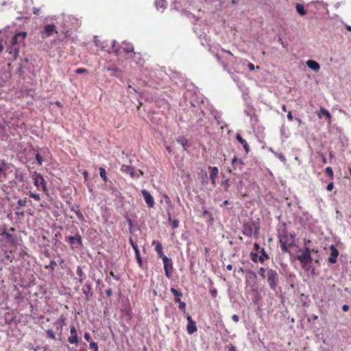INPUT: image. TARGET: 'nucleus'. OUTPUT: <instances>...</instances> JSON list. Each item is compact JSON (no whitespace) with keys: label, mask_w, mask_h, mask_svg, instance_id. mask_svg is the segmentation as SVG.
Masks as SVG:
<instances>
[{"label":"nucleus","mask_w":351,"mask_h":351,"mask_svg":"<svg viewBox=\"0 0 351 351\" xmlns=\"http://www.w3.org/2000/svg\"><path fill=\"white\" fill-rule=\"evenodd\" d=\"M295 233L289 232L285 228L278 231V239L281 250L289 252V249L295 245Z\"/></svg>","instance_id":"obj_1"},{"label":"nucleus","mask_w":351,"mask_h":351,"mask_svg":"<svg viewBox=\"0 0 351 351\" xmlns=\"http://www.w3.org/2000/svg\"><path fill=\"white\" fill-rule=\"evenodd\" d=\"M66 317L64 315H61L58 319L53 323V326L55 328L58 337L56 336V333L53 329H47L46 332V337L53 340H60L62 336L63 326L66 324Z\"/></svg>","instance_id":"obj_2"},{"label":"nucleus","mask_w":351,"mask_h":351,"mask_svg":"<svg viewBox=\"0 0 351 351\" xmlns=\"http://www.w3.org/2000/svg\"><path fill=\"white\" fill-rule=\"evenodd\" d=\"M14 166L0 158V183L11 179L14 175Z\"/></svg>","instance_id":"obj_3"},{"label":"nucleus","mask_w":351,"mask_h":351,"mask_svg":"<svg viewBox=\"0 0 351 351\" xmlns=\"http://www.w3.org/2000/svg\"><path fill=\"white\" fill-rule=\"evenodd\" d=\"M267 279L270 289L275 291L279 282L278 272L272 269H268L267 271Z\"/></svg>","instance_id":"obj_4"},{"label":"nucleus","mask_w":351,"mask_h":351,"mask_svg":"<svg viewBox=\"0 0 351 351\" xmlns=\"http://www.w3.org/2000/svg\"><path fill=\"white\" fill-rule=\"evenodd\" d=\"M32 180L34 184L38 190L42 191L44 193H47L46 182L41 174L34 172L32 176Z\"/></svg>","instance_id":"obj_5"},{"label":"nucleus","mask_w":351,"mask_h":351,"mask_svg":"<svg viewBox=\"0 0 351 351\" xmlns=\"http://www.w3.org/2000/svg\"><path fill=\"white\" fill-rule=\"evenodd\" d=\"M258 228H256L254 223H244L242 227V232L244 235L251 237L253 234L257 235L258 234Z\"/></svg>","instance_id":"obj_6"},{"label":"nucleus","mask_w":351,"mask_h":351,"mask_svg":"<svg viewBox=\"0 0 351 351\" xmlns=\"http://www.w3.org/2000/svg\"><path fill=\"white\" fill-rule=\"evenodd\" d=\"M70 335L68 337V342L71 344L78 346L80 339L77 329L74 324H71L70 326Z\"/></svg>","instance_id":"obj_7"},{"label":"nucleus","mask_w":351,"mask_h":351,"mask_svg":"<svg viewBox=\"0 0 351 351\" xmlns=\"http://www.w3.org/2000/svg\"><path fill=\"white\" fill-rule=\"evenodd\" d=\"M244 163L241 159H238L237 156H234L232 159V168L229 169L230 173L236 174L237 171H242Z\"/></svg>","instance_id":"obj_8"},{"label":"nucleus","mask_w":351,"mask_h":351,"mask_svg":"<svg viewBox=\"0 0 351 351\" xmlns=\"http://www.w3.org/2000/svg\"><path fill=\"white\" fill-rule=\"evenodd\" d=\"M162 262L164 264V269L165 271L166 276L169 278L172 276L173 271V263L171 258H169L167 256L162 257Z\"/></svg>","instance_id":"obj_9"},{"label":"nucleus","mask_w":351,"mask_h":351,"mask_svg":"<svg viewBox=\"0 0 351 351\" xmlns=\"http://www.w3.org/2000/svg\"><path fill=\"white\" fill-rule=\"evenodd\" d=\"M67 241H69L72 249L80 248L82 245V239L80 234L69 236Z\"/></svg>","instance_id":"obj_10"},{"label":"nucleus","mask_w":351,"mask_h":351,"mask_svg":"<svg viewBox=\"0 0 351 351\" xmlns=\"http://www.w3.org/2000/svg\"><path fill=\"white\" fill-rule=\"evenodd\" d=\"M58 33L56 27L53 24H47L45 26L44 31L42 33V38H45Z\"/></svg>","instance_id":"obj_11"},{"label":"nucleus","mask_w":351,"mask_h":351,"mask_svg":"<svg viewBox=\"0 0 351 351\" xmlns=\"http://www.w3.org/2000/svg\"><path fill=\"white\" fill-rule=\"evenodd\" d=\"M141 193L144 197V199L149 208H153L155 204L154 197L152 195L149 193V191H147L145 189L141 190Z\"/></svg>","instance_id":"obj_12"},{"label":"nucleus","mask_w":351,"mask_h":351,"mask_svg":"<svg viewBox=\"0 0 351 351\" xmlns=\"http://www.w3.org/2000/svg\"><path fill=\"white\" fill-rule=\"evenodd\" d=\"M210 176L209 178L211 181L212 186H216V178L219 174V169L217 167H208Z\"/></svg>","instance_id":"obj_13"},{"label":"nucleus","mask_w":351,"mask_h":351,"mask_svg":"<svg viewBox=\"0 0 351 351\" xmlns=\"http://www.w3.org/2000/svg\"><path fill=\"white\" fill-rule=\"evenodd\" d=\"M186 319L188 321V325L186 328L187 332L189 335H192L197 331L196 323L193 320L192 317L189 314H187Z\"/></svg>","instance_id":"obj_14"},{"label":"nucleus","mask_w":351,"mask_h":351,"mask_svg":"<svg viewBox=\"0 0 351 351\" xmlns=\"http://www.w3.org/2000/svg\"><path fill=\"white\" fill-rule=\"evenodd\" d=\"M26 32H20L16 34L11 40L12 45L16 46L19 43L23 42L26 37Z\"/></svg>","instance_id":"obj_15"},{"label":"nucleus","mask_w":351,"mask_h":351,"mask_svg":"<svg viewBox=\"0 0 351 351\" xmlns=\"http://www.w3.org/2000/svg\"><path fill=\"white\" fill-rule=\"evenodd\" d=\"M297 259L301 263V264L305 265L312 262L311 255L302 252V254L298 256Z\"/></svg>","instance_id":"obj_16"},{"label":"nucleus","mask_w":351,"mask_h":351,"mask_svg":"<svg viewBox=\"0 0 351 351\" xmlns=\"http://www.w3.org/2000/svg\"><path fill=\"white\" fill-rule=\"evenodd\" d=\"M330 254L328 258V262L330 263H335L337 262V258L339 255V252L337 249L334 245H330Z\"/></svg>","instance_id":"obj_17"},{"label":"nucleus","mask_w":351,"mask_h":351,"mask_svg":"<svg viewBox=\"0 0 351 351\" xmlns=\"http://www.w3.org/2000/svg\"><path fill=\"white\" fill-rule=\"evenodd\" d=\"M83 293L86 296V299L88 300L93 295V291L92 290L91 284L86 282L82 289Z\"/></svg>","instance_id":"obj_18"},{"label":"nucleus","mask_w":351,"mask_h":351,"mask_svg":"<svg viewBox=\"0 0 351 351\" xmlns=\"http://www.w3.org/2000/svg\"><path fill=\"white\" fill-rule=\"evenodd\" d=\"M121 171L123 173L129 174L132 178H135V169L131 166L123 165L121 167Z\"/></svg>","instance_id":"obj_19"},{"label":"nucleus","mask_w":351,"mask_h":351,"mask_svg":"<svg viewBox=\"0 0 351 351\" xmlns=\"http://www.w3.org/2000/svg\"><path fill=\"white\" fill-rule=\"evenodd\" d=\"M236 138L243 145L245 153L248 154L250 149V146L248 145L247 141L244 138H243L242 136L239 134H237Z\"/></svg>","instance_id":"obj_20"},{"label":"nucleus","mask_w":351,"mask_h":351,"mask_svg":"<svg viewBox=\"0 0 351 351\" xmlns=\"http://www.w3.org/2000/svg\"><path fill=\"white\" fill-rule=\"evenodd\" d=\"M199 179L202 181V184L206 185L208 182V177L207 172L205 169H201L200 172L198 174Z\"/></svg>","instance_id":"obj_21"},{"label":"nucleus","mask_w":351,"mask_h":351,"mask_svg":"<svg viewBox=\"0 0 351 351\" xmlns=\"http://www.w3.org/2000/svg\"><path fill=\"white\" fill-rule=\"evenodd\" d=\"M306 65L311 69L318 71L320 69L319 64L315 60H309L306 62Z\"/></svg>","instance_id":"obj_22"},{"label":"nucleus","mask_w":351,"mask_h":351,"mask_svg":"<svg viewBox=\"0 0 351 351\" xmlns=\"http://www.w3.org/2000/svg\"><path fill=\"white\" fill-rule=\"evenodd\" d=\"M9 53L12 55L14 59H16L19 55V49L17 46L12 45L8 48Z\"/></svg>","instance_id":"obj_23"},{"label":"nucleus","mask_w":351,"mask_h":351,"mask_svg":"<svg viewBox=\"0 0 351 351\" xmlns=\"http://www.w3.org/2000/svg\"><path fill=\"white\" fill-rule=\"evenodd\" d=\"M110 277L113 278L116 280H120V276L118 274H115L114 271H110L108 276H106L105 280L108 282V283H111V279Z\"/></svg>","instance_id":"obj_24"},{"label":"nucleus","mask_w":351,"mask_h":351,"mask_svg":"<svg viewBox=\"0 0 351 351\" xmlns=\"http://www.w3.org/2000/svg\"><path fill=\"white\" fill-rule=\"evenodd\" d=\"M269 259V256L265 252V249L262 248L261 250V255L258 256V261L260 263H263L265 260Z\"/></svg>","instance_id":"obj_25"},{"label":"nucleus","mask_w":351,"mask_h":351,"mask_svg":"<svg viewBox=\"0 0 351 351\" xmlns=\"http://www.w3.org/2000/svg\"><path fill=\"white\" fill-rule=\"evenodd\" d=\"M295 9L297 12L301 16H304L306 14V12L305 11L304 9V6L301 3H297L295 5Z\"/></svg>","instance_id":"obj_26"},{"label":"nucleus","mask_w":351,"mask_h":351,"mask_svg":"<svg viewBox=\"0 0 351 351\" xmlns=\"http://www.w3.org/2000/svg\"><path fill=\"white\" fill-rule=\"evenodd\" d=\"M112 51L118 56L120 53L121 48L119 47L118 43L116 40H112L111 41Z\"/></svg>","instance_id":"obj_27"},{"label":"nucleus","mask_w":351,"mask_h":351,"mask_svg":"<svg viewBox=\"0 0 351 351\" xmlns=\"http://www.w3.org/2000/svg\"><path fill=\"white\" fill-rule=\"evenodd\" d=\"M1 235L4 236L5 239L9 242L12 243H14V237L11 234L7 232L5 230L2 231Z\"/></svg>","instance_id":"obj_28"},{"label":"nucleus","mask_w":351,"mask_h":351,"mask_svg":"<svg viewBox=\"0 0 351 351\" xmlns=\"http://www.w3.org/2000/svg\"><path fill=\"white\" fill-rule=\"evenodd\" d=\"M168 219L171 223V226L173 229H176L179 226V221L178 219H172L171 215L168 213Z\"/></svg>","instance_id":"obj_29"},{"label":"nucleus","mask_w":351,"mask_h":351,"mask_svg":"<svg viewBox=\"0 0 351 351\" xmlns=\"http://www.w3.org/2000/svg\"><path fill=\"white\" fill-rule=\"evenodd\" d=\"M155 250L157 252L158 255L160 258L162 259V257L166 256L162 252V246L161 243H158L156 245Z\"/></svg>","instance_id":"obj_30"},{"label":"nucleus","mask_w":351,"mask_h":351,"mask_svg":"<svg viewBox=\"0 0 351 351\" xmlns=\"http://www.w3.org/2000/svg\"><path fill=\"white\" fill-rule=\"evenodd\" d=\"M167 3L165 0H158L156 1V7L158 10L165 9L166 8Z\"/></svg>","instance_id":"obj_31"},{"label":"nucleus","mask_w":351,"mask_h":351,"mask_svg":"<svg viewBox=\"0 0 351 351\" xmlns=\"http://www.w3.org/2000/svg\"><path fill=\"white\" fill-rule=\"evenodd\" d=\"M76 273H77V276H79L80 282H82L84 278V274L82 269L80 266H78L77 267Z\"/></svg>","instance_id":"obj_32"},{"label":"nucleus","mask_w":351,"mask_h":351,"mask_svg":"<svg viewBox=\"0 0 351 351\" xmlns=\"http://www.w3.org/2000/svg\"><path fill=\"white\" fill-rule=\"evenodd\" d=\"M134 252H135V256H136V260H137V262H138V263L139 266H140V267H142V265H143V261H142V258H141V256H140V251H139L138 248V249H136V250H134Z\"/></svg>","instance_id":"obj_33"},{"label":"nucleus","mask_w":351,"mask_h":351,"mask_svg":"<svg viewBox=\"0 0 351 351\" xmlns=\"http://www.w3.org/2000/svg\"><path fill=\"white\" fill-rule=\"evenodd\" d=\"M99 170V175H100L101 178H102V180L104 182H106L107 176H106V172L105 169L103 167H100Z\"/></svg>","instance_id":"obj_34"},{"label":"nucleus","mask_w":351,"mask_h":351,"mask_svg":"<svg viewBox=\"0 0 351 351\" xmlns=\"http://www.w3.org/2000/svg\"><path fill=\"white\" fill-rule=\"evenodd\" d=\"M27 199H19L17 202L18 206L16 207V210H19V207H24L26 206Z\"/></svg>","instance_id":"obj_35"},{"label":"nucleus","mask_w":351,"mask_h":351,"mask_svg":"<svg viewBox=\"0 0 351 351\" xmlns=\"http://www.w3.org/2000/svg\"><path fill=\"white\" fill-rule=\"evenodd\" d=\"M177 142L178 143H180L183 147V148L184 149H186V144L188 143L186 139H185L183 137H180V138H177Z\"/></svg>","instance_id":"obj_36"},{"label":"nucleus","mask_w":351,"mask_h":351,"mask_svg":"<svg viewBox=\"0 0 351 351\" xmlns=\"http://www.w3.org/2000/svg\"><path fill=\"white\" fill-rule=\"evenodd\" d=\"M311 243L310 241H305V242H304L305 247L302 252H304L305 254L311 255V252H313V250H311L310 249V247L307 246V243Z\"/></svg>","instance_id":"obj_37"},{"label":"nucleus","mask_w":351,"mask_h":351,"mask_svg":"<svg viewBox=\"0 0 351 351\" xmlns=\"http://www.w3.org/2000/svg\"><path fill=\"white\" fill-rule=\"evenodd\" d=\"M170 291L176 297L180 298L182 296V293L181 291H178L175 288H171Z\"/></svg>","instance_id":"obj_38"},{"label":"nucleus","mask_w":351,"mask_h":351,"mask_svg":"<svg viewBox=\"0 0 351 351\" xmlns=\"http://www.w3.org/2000/svg\"><path fill=\"white\" fill-rule=\"evenodd\" d=\"M89 348L90 349H92L93 351H99L98 345L96 342L90 341Z\"/></svg>","instance_id":"obj_39"},{"label":"nucleus","mask_w":351,"mask_h":351,"mask_svg":"<svg viewBox=\"0 0 351 351\" xmlns=\"http://www.w3.org/2000/svg\"><path fill=\"white\" fill-rule=\"evenodd\" d=\"M325 172L330 178L331 180L333 179V171L331 167H326L325 169Z\"/></svg>","instance_id":"obj_40"},{"label":"nucleus","mask_w":351,"mask_h":351,"mask_svg":"<svg viewBox=\"0 0 351 351\" xmlns=\"http://www.w3.org/2000/svg\"><path fill=\"white\" fill-rule=\"evenodd\" d=\"M258 255L257 253H250V258H251V260L254 262V263H257V262H259L258 261Z\"/></svg>","instance_id":"obj_41"},{"label":"nucleus","mask_w":351,"mask_h":351,"mask_svg":"<svg viewBox=\"0 0 351 351\" xmlns=\"http://www.w3.org/2000/svg\"><path fill=\"white\" fill-rule=\"evenodd\" d=\"M123 50L125 53H130L134 51V47L131 45H127L125 47H123Z\"/></svg>","instance_id":"obj_42"},{"label":"nucleus","mask_w":351,"mask_h":351,"mask_svg":"<svg viewBox=\"0 0 351 351\" xmlns=\"http://www.w3.org/2000/svg\"><path fill=\"white\" fill-rule=\"evenodd\" d=\"M320 113H322V114L326 116L329 119H331V114H330V112L327 110H326L324 108H321Z\"/></svg>","instance_id":"obj_43"},{"label":"nucleus","mask_w":351,"mask_h":351,"mask_svg":"<svg viewBox=\"0 0 351 351\" xmlns=\"http://www.w3.org/2000/svg\"><path fill=\"white\" fill-rule=\"evenodd\" d=\"M36 159L38 165H41L43 164V157L39 154V153H37L36 154Z\"/></svg>","instance_id":"obj_44"},{"label":"nucleus","mask_w":351,"mask_h":351,"mask_svg":"<svg viewBox=\"0 0 351 351\" xmlns=\"http://www.w3.org/2000/svg\"><path fill=\"white\" fill-rule=\"evenodd\" d=\"M265 269L263 268V267H261L259 269H258V274L263 278H265Z\"/></svg>","instance_id":"obj_45"},{"label":"nucleus","mask_w":351,"mask_h":351,"mask_svg":"<svg viewBox=\"0 0 351 351\" xmlns=\"http://www.w3.org/2000/svg\"><path fill=\"white\" fill-rule=\"evenodd\" d=\"M179 308L184 313H186V303L182 302L179 304Z\"/></svg>","instance_id":"obj_46"},{"label":"nucleus","mask_w":351,"mask_h":351,"mask_svg":"<svg viewBox=\"0 0 351 351\" xmlns=\"http://www.w3.org/2000/svg\"><path fill=\"white\" fill-rule=\"evenodd\" d=\"M56 266V263L54 261H51L48 266L45 267L47 269H51V270H54L55 267Z\"/></svg>","instance_id":"obj_47"},{"label":"nucleus","mask_w":351,"mask_h":351,"mask_svg":"<svg viewBox=\"0 0 351 351\" xmlns=\"http://www.w3.org/2000/svg\"><path fill=\"white\" fill-rule=\"evenodd\" d=\"M29 196L34 198L36 201H39L40 199L39 195L29 192Z\"/></svg>","instance_id":"obj_48"},{"label":"nucleus","mask_w":351,"mask_h":351,"mask_svg":"<svg viewBox=\"0 0 351 351\" xmlns=\"http://www.w3.org/2000/svg\"><path fill=\"white\" fill-rule=\"evenodd\" d=\"M87 72H88V70L86 69H84V68H78L75 70V73L77 74H81V73H87Z\"/></svg>","instance_id":"obj_49"},{"label":"nucleus","mask_w":351,"mask_h":351,"mask_svg":"<svg viewBox=\"0 0 351 351\" xmlns=\"http://www.w3.org/2000/svg\"><path fill=\"white\" fill-rule=\"evenodd\" d=\"M129 241L134 250L138 248L137 244L133 241L132 237L130 238Z\"/></svg>","instance_id":"obj_50"},{"label":"nucleus","mask_w":351,"mask_h":351,"mask_svg":"<svg viewBox=\"0 0 351 351\" xmlns=\"http://www.w3.org/2000/svg\"><path fill=\"white\" fill-rule=\"evenodd\" d=\"M84 337L86 341H87L88 342L90 343V339H91V337H90V335L88 333V332H85L84 335Z\"/></svg>","instance_id":"obj_51"},{"label":"nucleus","mask_w":351,"mask_h":351,"mask_svg":"<svg viewBox=\"0 0 351 351\" xmlns=\"http://www.w3.org/2000/svg\"><path fill=\"white\" fill-rule=\"evenodd\" d=\"M75 214L80 219L84 220V216H83L82 213L79 210L75 211Z\"/></svg>","instance_id":"obj_52"},{"label":"nucleus","mask_w":351,"mask_h":351,"mask_svg":"<svg viewBox=\"0 0 351 351\" xmlns=\"http://www.w3.org/2000/svg\"><path fill=\"white\" fill-rule=\"evenodd\" d=\"M143 175V172L141 170H137L135 171V177L139 178L140 176H142Z\"/></svg>","instance_id":"obj_53"},{"label":"nucleus","mask_w":351,"mask_h":351,"mask_svg":"<svg viewBox=\"0 0 351 351\" xmlns=\"http://www.w3.org/2000/svg\"><path fill=\"white\" fill-rule=\"evenodd\" d=\"M333 188H334L333 182L329 183L326 186V189L328 191H332L333 189Z\"/></svg>","instance_id":"obj_54"},{"label":"nucleus","mask_w":351,"mask_h":351,"mask_svg":"<svg viewBox=\"0 0 351 351\" xmlns=\"http://www.w3.org/2000/svg\"><path fill=\"white\" fill-rule=\"evenodd\" d=\"M106 294L108 297H111L112 295V291L111 289H108L106 291Z\"/></svg>","instance_id":"obj_55"},{"label":"nucleus","mask_w":351,"mask_h":351,"mask_svg":"<svg viewBox=\"0 0 351 351\" xmlns=\"http://www.w3.org/2000/svg\"><path fill=\"white\" fill-rule=\"evenodd\" d=\"M232 319L234 322H238L239 320V317L237 315H233L232 316Z\"/></svg>","instance_id":"obj_56"},{"label":"nucleus","mask_w":351,"mask_h":351,"mask_svg":"<svg viewBox=\"0 0 351 351\" xmlns=\"http://www.w3.org/2000/svg\"><path fill=\"white\" fill-rule=\"evenodd\" d=\"M287 119L290 121H293V115H292V112L291 111H289L288 112V114H287Z\"/></svg>","instance_id":"obj_57"},{"label":"nucleus","mask_w":351,"mask_h":351,"mask_svg":"<svg viewBox=\"0 0 351 351\" xmlns=\"http://www.w3.org/2000/svg\"><path fill=\"white\" fill-rule=\"evenodd\" d=\"M247 66H248V68H249V69H250V71H254V69H255L254 65L252 63H251V62H250V63L247 64Z\"/></svg>","instance_id":"obj_58"},{"label":"nucleus","mask_w":351,"mask_h":351,"mask_svg":"<svg viewBox=\"0 0 351 351\" xmlns=\"http://www.w3.org/2000/svg\"><path fill=\"white\" fill-rule=\"evenodd\" d=\"M15 214L17 215V216H21V217H23L24 216V212L23 211H19V210H17L15 213Z\"/></svg>","instance_id":"obj_59"},{"label":"nucleus","mask_w":351,"mask_h":351,"mask_svg":"<svg viewBox=\"0 0 351 351\" xmlns=\"http://www.w3.org/2000/svg\"><path fill=\"white\" fill-rule=\"evenodd\" d=\"M203 216H209L212 218V215L207 210H204Z\"/></svg>","instance_id":"obj_60"},{"label":"nucleus","mask_w":351,"mask_h":351,"mask_svg":"<svg viewBox=\"0 0 351 351\" xmlns=\"http://www.w3.org/2000/svg\"><path fill=\"white\" fill-rule=\"evenodd\" d=\"M254 250H255L256 252H258V251H259V250H260V248H261V247H260V245H259V244H258V243H255L254 244Z\"/></svg>","instance_id":"obj_61"},{"label":"nucleus","mask_w":351,"mask_h":351,"mask_svg":"<svg viewBox=\"0 0 351 351\" xmlns=\"http://www.w3.org/2000/svg\"><path fill=\"white\" fill-rule=\"evenodd\" d=\"M210 293L213 297H216L217 294V291L216 289H213L210 291Z\"/></svg>","instance_id":"obj_62"},{"label":"nucleus","mask_w":351,"mask_h":351,"mask_svg":"<svg viewBox=\"0 0 351 351\" xmlns=\"http://www.w3.org/2000/svg\"><path fill=\"white\" fill-rule=\"evenodd\" d=\"M229 351H237L236 350V348L234 346L231 345L230 347L229 348Z\"/></svg>","instance_id":"obj_63"},{"label":"nucleus","mask_w":351,"mask_h":351,"mask_svg":"<svg viewBox=\"0 0 351 351\" xmlns=\"http://www.w3.org/2000/svg\"><path fill=\"white\" fill-rule=\"evenodd\" d=\"M233 267L232 265L229 264L226 266V269L229 271H231Z\"/></svg>","instance_id":"obj_64"}]
</instances>
